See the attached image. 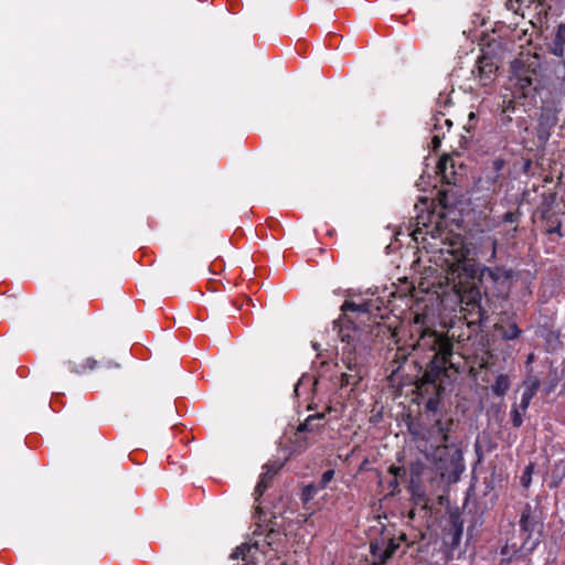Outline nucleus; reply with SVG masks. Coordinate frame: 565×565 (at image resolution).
Returning a JSON list of instances; mask_svg holds the SVG:
<instances>
[{
  "mask_svg": "<svg viewBox=\"0 0 565 565\" xmlns=\"http://www.w3.org/2000/svg\"><path fill=\"white\" fill-rule=\"evenodd\" d=\"M424 316L416 315L414 323L418 326V338L413 344L418 353H431L423 374L416 380L415 387L419 404L424 405L426 423L408 425V431L415 440L425 441V457L435 470L448 482H457L465 470L460 443L452 440L456 423L447 411H443L445 379L455 365L454 342L445 332L423 328Z\"/></svg>",
  "mask_w": 565,
  "mask_h": 565,
  "instance_id": "f257e3e1",
  "label": "nucleus"
},
{
  "mask_svg": "<svg viewBox=\"0 0 565 565\" xmlns=\"http://www.w3.org/2000/svg\"><path fill=\"white\" fill-rule=\"evenodd\" d=\"M539 63L533 61L529 55L515 58L510 66L509 84L512 97H504L502 111L499 116L501 126H508L512 121L511 114L518 111L520 99L535 97L537 90Z\"/></svg>",
  "mask_w": 565,
  "mask_h": 565,
  "instance_id": "f03ea898",
  "label": "nucleus"
},
{
  "mask_svg": "<svg viewBox=\"0 0 565 565\" xmlns=\"http://www.w3.org/2000/svg\"><path fill=\"white\" fill-rule=\"evenodd\" d=\"M341 362L345 371L340 377V387L355 388L367 374L365 358L350 347H342Z\"/></svg>",
  "mask_w": 565,
  "mask_h": 565,
  "instance_id": "7ed1b4c3",
  "label": "nucleus"
},
{
  "mask_svg": "<svg viewBox=\"0 0 565 565\" xmlns=\"http://www.w3.org/2000/svg\"><path fill=\"white\" fill-rule=\"evenodd\" d=\"M519 526L522 537L531 543L532 548H536L544 530L542 512L531 503H525L520 514Z\"/></svg>",
  "mask_w": 565,
  "mask_h": 565,
  "instance_id": "20e7f679",
  "label": "nucleus"
},
{
  "mask_svg": "<svg viewBox=\"0 0 565 565\" xmlns=\"http://www.w3.org/2000/svg\"><path fill=\"white\" fill-rule=\"evenodd\" d=\"M557 206V193L555 191L544 192L541 195L540 204L537 205L534 215L539 216L540 220L545 222V234H555L558 237H563L562 220L558 216V212L555 210Z\"/></svg>",
  "mask_w": 565,
  "mask_h": 565,
  "instance_id": "39448f33",
  "label": "nucleus"
},
{
  "mask_svg": "<svg viewBox=\"0 0 565 565\" xmlns=\"http://www.w3.org/2000/svg\"><path fill=\"white\" fill-rule=\"evenodd\" d=\"M534 550L531 547V543H527L523 537L522 542L519 543L513 535L507 539L504 545L500 547V565H511L515 561L527 557Z\"/></svg>",
  "mask_w": 565,
  "mask_h": 565,
  "instance_id": "423d86ee",
  "label": "nucleus"
},
{
  "mask_svg": "<svg viewBox=\"0 0 565 565\" xmlns=\"http://www.w3.org/2000/svg\"><path fill=\"white\" fill-rule=\"evenodd\" d=\"M333 330L338 332V335L344 343L343 347L356 350L360 330L348 316H341L338 320H334Z\"/></svg>",
  "mask_w": 565,
  "mask_h": 565,
  "instance_id": "0eeeda50",
  "label": "nucleus"
},
{
  "mask_svg": "<svg viewBox=\"0 0 565 565\" xmlns=\"http://www.w3.org/2000/svg\"><path fill=\"white\" fill-rule=\"evenodd\" d=\"M498 68L493 58L483 54L478 57L472 74L481 86H489L494 82Z\"/></svg>",
  "mask_w": 565,
  "mask_h": 565,
  "instance_id": "6e6552de",
  "label": "nucleus"
},
{
  "mask_svg": "<svg viewBox=\"0 0 565 565\" xmlns=\"http://www.w3.org/2000/svg\"><path fill=\"white\" fill-rule=\"evenodd\" d=\"M505 167V160L502 158H495L492 160L491 166L488 168L482 181L484 182V186L488 191L497 193L501 186L503 181V169Z\"/></svg>",
  "mask_w": 565,
  "mask_h": 565,
  "instance_id": "1a4fd4ad",
  "label": "nucleus"
},
{
  "mask_svg": "<svg viewBox=\"0 0 565 565\" xmlns=\"http://www.w3.org/2000/svg\"><path fill=\"white\" fill-rule=\"evenodd\" d=\"M494 331L503 341H514L523 334L512 316H502L493 326Z\"/></svg>",
  "mask_w": 565,
  "mask_h": 565,
  "instance_id": "9d476101",
  "label": "nucleus"
},
{
  "mask_svg": "<svg viewBox=\"0 0 565 565\" xmlns=\"http://www.w3.org/2000/svg\"><path fill=\"white\" fill-rule=\"evenodd\" d=\"M281 467V463L278 462H270L264 466V472L260 475L254 490L255 501H258L266 490L271 487L273 480Z\"/></svg>",
  "mask_w": 565,
  "mask_h": 565,
  "instance_id": "9b49d317",
  "label": "nucleus"
},
{
  "mask_svg": "<svg viewBox=\"0 0 565 565\" xmlns=\"http://www.w3.org/2000/svg\"><path fill=\"white\" fill-rule=\"evenodd\" d=\"M399 543L395 539H390L385 546L382 547L377 543H371L370 550L372 555L377 559L373 565H384L397 551Z\"/></svg>",
  "mask_w": 565,
  "mask_h": 565,
  "instance_id": "f8f14e48",
  "label": "nucleus"
},
{
  "mask_svg": "<svg viewBox=\"0 0 565 565\" xmlns=\"http://www.w3.org/2000/svg\"><path fill=\"white\" fill-rule=\"evenodd\" d=\"M523 384H524V391L522 393V397H521L519 407L523 413H525L531 404L532 398L534 397V395L537 393V391L540 388L541 381L536 375L529 373L526 375Z\"/></svg>",
  "mask_w": 565,
  "mask_h": 565,
  "instance_id": "ddd939ff",
  "label": "nucleus"
},
{
  "mask_svg": "<svg viewBox=\"0 0 565 565\" xmlns=\"http://www.w3.org/2000/svg\"><path fill=\"white\" fill-rule=\"evenodd\" d=\"M513 277V271L511 269H505L504 267L494 266V267H483L480 271V280L491 281L494 285L500 281L511 280Z\"/></svg>",
  "mask_w": 565,
  "mask_h": 565,
  "instance_id": "4468645a",
  "label": "nucleus"
},
{
  "mask_svg": "<svg viewBox=\"0 0 565 565\" xmlns=\"http://www.w3.org/2000/svg\"><path fill=\"white\" fill-rule=\"evenodd\" d=\"M258 547L257 544H247L244 543L239 546H237L233 553L231 554L232 559L242 561L243 563H236L233 565H258L255 553L257 552Z\"/></svg>",
  "mask_w": 565,
  "mask_h": 565,
  "instance_id": "2eb2a0df",
  "label": "nucleus"
},
{
  "mask_svg": "<svg viewBox=\"0 0 565 565\" xmlns=\"http://www.w3.org/2000/svg\"><path fill=\"white\" fill-rule=\"evenodd\" d=\"M330 411L331 407H327L326 412L309 415L302 423L298 425L297 434L313 433L320 430L324 426V424L321 422L324 419L326 413Z\"/></svg>",
  "mask_w": 565,
  "mask_h": 565,
  "instance_id": "dca6fc26",
  "label": "nucleus"
},
{
  "mask_svg": "<svg viewBox=\"0 0 565 565\" xmlns=\"http://www.w3.org/2000/svg\"><path fill=\"white\" fill-rule=\"evenodd\" d=\"M463 533V520L460 514L451 513L449 515V524L447 527V535L450 537V543L452 546H457Z\"/></svg>",
  "mask_w": 565,
  "mask_h": 565,
  "instance_id": "f3484780",
  "label": "nucleus"
},
{
  "mask_svg": "<svg viewBox=\"0 0 565 565\" xmlns=\"http://www.w3.org/2000/svg\"><path fill=\"white\" fill-rule=\"evenodd\" d=\"M521 217H522V212L519 207H516L515 210L513 211H508L505 212L501 217H500V223H505V224H509L511 225V228H509L507 231V236L510 237V238H515L516 236V233H518V228H519V223L521 221Z\"/></svg>",
  "mask_w": 565,
  "mask_h": 565,
  "instance_id": "a211bd4d",
  "label": "nucleus"
},
{
  "mask_svg": "<svg viewBox=\"0 0 565 565\" xmlns=\"http://www.w3.org/2000/svg\"><path fill=\"white\" fill-rule=\"evenodd\" d=\"M407 489L415 505H427L428 497L422 481H409Z\"/></svg>",
  "mask_w": 565,
  "mask_h": 565,
  "instance_id": "6ab92c4d",
  "label": "nucleus"
},
{
  "mask_svg": "<svg viewBox=\"0 0 565 565\" xmlns=\"http://www.w3.org/2000/svg\"><path fill=\"white\" fill-rule=\"evenodd\" d=\"M551 53L556 57H563L565 53V23H561L556 28V32L552 42Z\"/></svg>",
  "mask_w": 565,
  "mask_h": 565,
  "instance_id": "aec40b11",
  "label": "nucleus"
},
{
  "mask_svg": "<svg viewBox=\"0 0 565 565\" xmlns=\"http://www.w3.org/2000/svg\"><path fill=\"white\" fill-rule=\"evenodd\" d=\"M99 362L93 358H87L83 363L77 364L73 361L67 362V367L70 372L75 374H82L86 371L95 370L98 366Z\"/></svg>",
  "mask_w": 565,
  "mask_h": 565,
  "instance_id": "412c9836",
  "label": "nucleus"
},
{
  "mask_svg": "<svg viewBox=\"0 0 565 565\" xmlns=\"http://www.w3.org/2000/svg\"><path fill=\"white\" fill-rule=\"evenodd\" d=\"M431 120H433V131H438V132L445 131L446 132V131H449L452 126V121L443 111H437L433 116Z\"/></svg>",
  "mask_w": 565,
  "mask_h": 565,
  "instance_id": "4be33fe9",
  "label": "nucleus"
},
{
  "mask_svg": "<svg viewBox=\"0 0 565 565\" xmlns=\"http://www.w3.org/2000/svg\"><path fill=\"white\" fill-rule=\"evenodd\" d=\"M511 386L510 379L507 374H499L494 383L491 385V391L495 396H504Z\"/></svg>",
  "mask_w": 565,
  "mask_h": 565,
  "instance_id": "5701e85b",
  "label": "nucleus"
},
{
  "mask_svg": "<svg viewBox=\"0 0 565 565\" xmlns=\"http://www.w3.org/2000/svg\"><path fill=\"white\" fill-rule=\"evenodd\" d=\"M565 479V459H559L555 462L552 470V482L551 488H558L562 481Z\"/></svg>",
  "mask_w": 565,
  "mask_h": 565,
  "instance_id": "b1692460",
  "label": "nucleus"
},
{
  "mask_svg": "<svg viewBox=\"0 0 565 565\" xmlns=\"http://www.w3.org/2000/svg\"><path fill=\"white\" fill-rule=\"evenodd\" d=\"M321 490L317 484L310 483L302 488L300 493V499L303 504H307L309 501H311L318 491Z\"/></svg>",
  "mask_w": 565,
  "mask_h": 565,
  "instance_id": "393cba45",
  "label": "nucleus"
},
{
  "mask_svg": "<svg viewBox=\"0 0 565 565\" xmlns=\"http://www.w3.org/2000/svg\"><path fill=\"white\" fill-rule=\"evenodd\" d=\"M534 471V463L530 462L523 470V473L520 478V482L523 488L529 489L532 482V475Z\"/></svg>",
  "mask_w": 565,
  "mask_h": 565,
  "instance_id": "a878e982",
  "label": "nucleus"
},
{
  "mask_svg": "<svg viewBox=\"0 0 565 565\" xmlns=\"http://www.w3.org/2000/svg\"><path fill=\"white\" fill-rule=\"evenodd\" d=\"M448 163H452V159L449 156H443L437 163L438 173L441 174L443 179H447ZM450 167L454 168V164H450Z\"/></svg>",
  "mask_w": 565,
  "mask_h": 565,
  "instance_id": "bb28decb",
  "label": "nucleus"
},
{
  "mask_svg": "<svg viewBox=\"0 0 565 565\" xmlns=\"http://www.w3.org/2000/svg\"><path fill=\"white\" fill-rule=\"evenodd\" d=\"M424 466L422 462H416L411 466L409 481H422Z\"/></svg>",
  "mask_w": 565,
  "mask_h": 565,
  "instance_id": "cd10ccee",
  "label": "nucleus"
},
{
  "mask_svg": "<svg viewBox=\"0 0 565 565\" xmlns=\"http://www.w3.org/2000/svg\"><path fill=\"white\" fill-rule=\"evenodd\" d=\"M333 477H334V470L333 469L326 470L322 473V476H321L319 482L317 483V486L321 490L326 489L328 487L329 482L333 479Z\"/></svg>",
  "mask_w": 565,
  "mask_h": 565,
  "instance_id": "c85d7f7f",
  "label": "nucleus"
},
{
  "mask_svg": "<svg viewBox=\"0 0 565 565\" xmlns=\"http://www.w3.org/2000/svg\"><path fill=\"white\" fill-rule=\"evenodd\" d=\"M511 422H512V425L513 427L515 428H519L522 426L523 424V418H522V414L519 409V407H516L515 405L512 407L511 409Z\"/></svg>",
  "mask_w": 565,
  "mask_h": 565,
  "instance_id": "c756f323",
  "label": "nucleus"
},
{
  "mask_svg": "<svg viewBox=\"0 0 565 565\" xmlns=\"http://www.w3.org/2000/svg\"><path fill=\"white\" fill-rule=\"evenodd\" d=\"M388 473L393 476V478L399 479L406 476V469L401 466L392 465L388 467Z\"/></svg>",
  "mask_w": 565,
  "mask_h": 565,
  "instance_id": "7c9ffc66",
  "label": "nucleus"
},
{
  "mask_svg": "<svg viewBox=\"0 0 565 565\" xmlns=\"http://www.w3.org/2000/svg\"><path fill=\"white\" fill-rule=\"evenodd\" d=\"M433 132H434V135L431 138V147H433L434 151H437L441 145V140L445 138V131H443V132L433 131Z\"/></svg>",
  "mask_w": 565,
  "mask_h": 565,
  "instance_id": "2f4dec72",
  "label": "nucleus"
},
{
  "mask_svg": "<svg viewBox=\"0 0 565 565\" xmlns=\"http://www.w3.org/2000/svg\"><path fill=\"white\" fill-rule=\"evenodd\" d=\"M358 307V303H355L354 301L345 300L341 306V311L343 312L342 316H347V312H356Z\"/></svg>",
  "mask_w": 565,
  "mask_h": 565,
  "instance_id": "473e14b6",
  "label": "nucleus"
},
{
  "mask_svg": "<svg viewBox=\"0 0 565 565\" xmlns=\"http://www.w3.org/2000/svg\"><path fill=\"white\" fill-rule=\"evenodd\" d=\"M279 536V532L275 531V530H270L267 534H266V537H265V542L267 543V545L271 546L274 543H275V539Z\"/></svg>",
  "mask_w": 565,
  "mask_h": 565,
  "instance_id": "72a5a7b5",
  "label": "nucleus"
},
{
  "mask_svg": "<svg viewBox=\"0 0 565 565\" xmlns=\"http://www.w3.org/2000/svg\"><path fill=\"white\" fill-rule=\"evenodd\" d=\"M388 487L392 489L391 495L397 494L399 492L398 479L392 478V480L388 481Z\"/></svg>",
  "mask_w": 565,
  "mask_h": 565,
  "instance_id": "f704fd0d",
  "label": "nucleus"
},
{
  "mask_svg": "<svg viewBox=\"0 0 565 565\" xmlns=\"http://www.w3.org/2000/svg\"><path fill=\"white\" fill-rule=\"evenodd\" d=\"M358 311L360 313H371V303L367 301L358 303Z\"/></svg>",
  "mask_w": 565,
  "mask_h": 565,
  "instance_id": "c9c22d12",
  "label": "nucleus"
},
{
  "mask_svg": "<svg viewBox=\"0 0 565 565\" xmlns=\"http://www.w3.org/2000/svg\"><path fill=\"white\" fill-rule=\"evenodd\" d=\"M468 118H469V122H468V125H467L465 128H466V130H467L468 132H470V131H471V129H472L471 121L476 119V114H475L473 111H471V113L469 114Z\"/></svg>",
  "mask_w": 565,
  "mask_h": 565,
  "instance_id": "e433bc0d",
  "label": "nucleus"
},
{
  "mask_svg": "<svg viewBox=\"0 0 565 565\" xmlns=\"http://www.w3.org/2000/svg\"><path fill=\"white\" fill-rule=\"evenodd\" d=\"M478 296L480 297V295L478 294ZM472 305V310H475L476 308L478 309L479 313L481 315V305H480V299L477 301L476 299H473V301L471 302Z\"/></svg>",
  "mask_w": 565,
  "mask_h": 565,
  "instance_id": "4c0bfd02",
  "label": "nucleus"
},
{
  "mask_svg": "<svg viewBox=\"0 0 565 565\" xmlns=\"http://www.w3.org/2000/svg\"><path fill=\"white\" fill-rule=\"evenodd\" d=\"M497 245H498L497 241H493V243H492L491 257H490V259H489V260H492V259H494V258L497 257Z\"/></svg>",
  "mask_w": 565,
  "mask_h": 565,
  "instance_id": "58836bf2",
  "label": "nucleus"
},
{
  "mask_svg": "<svg viewBox=\"0 0 565 565\" xmlns=\"http://www.w3.org/2000/svg\"><path fill=\"white\" fill-rule=\"evenodd\" d=\"M539 136V139L542 140V141H547L548 137H550V134L548 132H542V131H539L537 134Z\"/></svg>",
  "mask_w": 565,
  "mask_h": 565,
  "instance_id": "ea45409f",
  "label": "nucleus"
},
{
  "mask_svg": "<svg viewBox=\"0 0 565 565\" xmlns=\"http://www.w3.org/2000/svg\"><path fill=\"white\" fill-rule=\"evenodd\" d=\"M534 359V354L533 353H530L529 356H527V360H526V363H531Z\"/></svg>",
  "mask_w": 565,
  "mask_h": 565,
  "instance_id": "a19ab883",
  "label": "nucleus"
},
{
  "mask_svg": "<svg viewBox=\"0 0 565 565\" xmlns=\"http://www.w3.org/2000/svg\"><path fill=\"white\" fill-rule=\"evenodd\" d=\"M334 234H335V230H333V228L327 231V235H329V236H333Z\"/></svg>",
  "mask_w": 565,
  "mask_h": 565,
  "instance_id": "79ce46f5",
  "label": "nucleus"
},
{
  "mask_svg": "<svg viewBox=\"0 0 565 565\" xmlns=\"http://www.w3.org/2000/svg\"><path fill=\"white\" fill-rule=\"evenodd\" d=\"M300 386V381L295 385V393L298 394V388Z\"/></svg>",
  "mask_w": 565,
  "mask_h": 565,
  "instance_id": "37998d69",
  "label": "nucleus"
},
{
  "mask_svg": "<svg viewBox=\"0 0 565 565\" xmlns=\"http://www.w3.org/2000/svg\"><path fill=\"white\" fill-rule=\"evenodd\" d=\"M498 565H500V563Z\"/></svg>",
  "mask_w": 565,
  "mask_h": 565,
  "instance_id": "c03bdc74",
  "label": "nucleus"
}]
</instances>
